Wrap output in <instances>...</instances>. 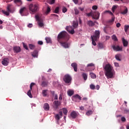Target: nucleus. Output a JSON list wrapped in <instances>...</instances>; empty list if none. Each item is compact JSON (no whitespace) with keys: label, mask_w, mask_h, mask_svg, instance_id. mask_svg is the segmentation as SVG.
I'll list each match as a JSON object with an SVG mask.
<instances>
[{"label":"nucleus","mask_w":129,"mask_h":129,"mask_svg":"<svg viewBox=\"0 0 129 129\" xmlns=\"http://www.w3.org/2000/svg\"><path fill=\"white\" fill-rule=\"evenodd\" d=\"M62 39L66 41L69 40V35L66 31H62L57 35V41L64 48H69V44H68V43H67V42H62L61 41Z\"/></svg>","instance_id":"1"},{"label":"nucleus","mask_w":129,"mask_h":129,"mask_svg":"<svg viewBox=\"0 0 129 129\" xmlns=\"http://www.w3.org/2000/svg\"><path fill=\"white\" fill-rule=\"evenodd\" d=\"M105 75L108 79L109 78H112L113 77V72L112 71L113 68L109 64H107L104 67Z\"/></svg>","instance_id":"2"},{"label":"nucleus","mask_w":129,"mask_h":129,"mask_svg":"<svg viewBox=\"0 0 129 129\" xmlns=\"http://www.w3.org/2000/svg\"><path fill=\"white\" fill-rule=\"evenodd\" d=\"M30 12L32 13H37L39 10V5L38 4H30L29 6Z\"/></svg>","instance_id":"3"},{"label":"nucleus","mask_w":129,"mask_h":129,"mask_svg":"<svg viewBox=\"0 0 129 129\" xmlns=\"http://www.w3.org/2000/svg\"><path fill=\"white\" fill-rule=\"evenodd\" d=\"M63 81L65 82L66 84H69V85H70L72 82V77H71L70 75H65L63 77Z\"/></svg>","instance_id":"4"},{"label":"nucleus","mask_w":129,"mask_h":129,"mask_svg":"<svg viewBox=\"0 0 129 129\" xmlns=\"http://www.w3.org/2000/svg\"><path fill=\"white\" fill-rule=\"evenodd\" d=\"M100 37V31L99 30H95L94 34L93 36H91V38H93L95 40L99 39Z\"/></svg>","instance_id":"5"},{"label":"nucleus","mask_w":129,"mask_h":129,"mask_svg":"<svg viewBox=\"0 0 129 129\" xmlns=\"http://www.w3.org/2000/svg\"><path fill=\"white\" fill-rule=\"evenodd\" d=\"M60 105H61V102L57 100H55L53 102V107L55 110L58 109Z\"/></svg>","instance_id":"6"},{"label":"nucleus","mask_w":129,"mask_h":129,"mask_svg":"<svg viewBox=\"0 0 129 129\" xmlns=\"http://www.w3.org/2000/svg\"><path fill=\"white\" fill-rule=\"evenodd\" d=\"M36 84L34 83H31L30 85V90L27 92V95L29 96V97L30 98H33V96L32 95V93H31V91L32 89V87L34 86V85H35Z\"/></svg>","instance_id":"7"},{"label":"nucleus","mask_w":129,"mask_h":129,"mask_svg":"<svg viewBox=\"0 0 129 129\" xmlns=\"http://www.w3.org/2000/svg\"><path fill=\"white\" fill-rule=\"evenodd\" d=\"M9 61L10 59H9V58H4L3 59L2 63L4 66H8V65H9Z\"/></svg>","instance_id":"8"},{"label":"nucleus","mask_w":129,"mask_h":129,"mask_svg":"<svg viewBox=\"0 0 129 129\" xmlns=\"http://www.w3.org/2000/svg\"><path fill=\"white\" fill-rule=\"evenodd\" d=\"M93 19H94V20H98L99 19V12H93Z\"/></svg>","instance_id":"9"},{"label":"nucleus","mask_w":129,"mask_h":129,"mask_svg":"<svg viewBox=\"0 0 129 129\" xmlns=\"http://www.w3.org/2000/svg\"><path fill=\"white\" fill-rule=\"evenodd\" d=\"M66 30L70 34H71L72 35H73L74 33H75V31H74V29L72 28L71 27L67 26L66 27Z\"/></svg>","instance_id":"10"},{"label":"nucleus","mask_w":129,"mask_h":129,"mask_svg":"<svg viewBox=\"0 0 129 129\" xmlns=\"http://www.w3.org/2000/svg\"><path fill=\"white\" fill-rule=\"evenodd\" d=\"M95 24L98 25V23L96 21H94V22H93V21L90 20L87 22V25L89 27H93Z\"/></svg>","instance_id":"11"},{"label":"nucleus","mask_w":129,"mask_h":129,"mask_svg":"<svg viewBox=\"0 0 129 129\" xmlns=\"http://www.w3.org/2000/svg\"><path fill=\"white\" fill-rule=\"evenodd\" d=\"M63 113H62V111H59V114H55V115L54 116V117L55 118V119L57 121H59L60 120V116H62ZM60 115V116H59Z\"/></svg>","instance_id":"12"},{"label":"nucleus","mask_w":129,"mask_h":129,"mask_svg":"<svg viewBox=\"0 0 129 129\" xmlns=\"http://www.w3.org/2000/svg\"><path fill=\"white\" fill-rule=\"evenodd\" d=\"M112 48L114 51H122V47H120L118 45H117V46L113 45Z\"/></svg>","instance_id":"13"},{"label":"nucleus","mask_w":129,"mask_h":129,"mask_svg":"<svg viewBox=\"0 0 129 129\" xmlns=\"http://www.w3.org/2000/svg\"><path fill=\"white\" fill-rule=\"evenodd\" d=\"M14 53H20L21 52V47L19 46H14L13 47Z\"/></svg>","instance_id":"14"},{"label":"nucleus","mask_w":129,"mask_h":129,"mask_svg":"<svg viewBox=\"0 0 129 129\" xmlns=\"http://www.w3.org/2000/svg\"><path fill=\"white\" fill-rule=\"evenodd\" d=\"M43 108L44 110H45L46 111H48V110L50 109V106H49V104H48L47 103H44L43 105Z\"/></svg>","instance_id":"15"},{"label":"nucleus","mask_w":129,"mask_h":129,"mask_svg":"<svg viewBox=\"0 0 129 129\" xmlns=\"http://www.w3.org/2000/svg\"><path fill=\"white\" fill-rule=\"evenodd\" d=\"M122 42L123 47H127V45H128V42H127V41H126L124 38H122Z\"/></svg>","instance_id":"16"},{"label":"nucleus","mask_w":129,"mask_h":129,"mask_svg":"<svg viewBox=\"0 0 129 129\" xmlns=\"http://www.w3.org/2000/svg\"><path fill=\"white\" fill-rule=\"evenodd\" d=\"M71 116L72 118H76L77 117V112L75 111H73L71 113Z\"/></svg>","instance_id":"17"},{"label":"nucleus","mask_w":129,"mask_h":129,"mask_svg":"<svg viewBox=\"0 0 129 129\" xmlns=\"http://www.w3.org/2000/svg\"><path fill=\"white\" fill-rule=\"evenodd\" d=\"M72 67L74 68L75 72H77V63L76 62H73L71 64Z\"/></svg>","instance_id":"18"},{"label":"nucleus","mask_w":129,"mask_h":129,"mask_svg":"<svg viewBox=\"0 0 129 129\" xmlns=\"http://www.w3.org/2000/svg\"><path fill=\"white\" fill-rule=\"evenodd\" d=\"M32 56L34 58H35V57H38V51L34 50L32 53Z\"/></svg>","instance_id":"19"},{"label":"nucleus","mask_w":129,"mask_h":129,"mask_svg":"<svg viewBox=\"0 0 129 129\" xmlns=\"http://www.w3.org/2000/svg\"><path fill=\"white\" fill-rule=\"evenodd\" d=\"M41 86L42 87H46V86H48V81H43L41 83Z\"/></svg>","instance_id":"20"},{"label":"nucleus","mask_w":129,"mask_h":129,"mask_svg":"<svg viewBox=\"0 0 129 129\" xmlns=\"http://www.w3.org/2000/svg\"><path fill=\"white\" fill-rule=\"evenodd\" d=\"M12 7H13V5L11 4H9L7 6V9L8 12L10 13H12Z\"/></svg>","instance_id":"21"},{"label":"nucleus","mask_w":129,"mask_h":129,"mask_svg":"<svg viewBox=\"0 0 129 129\" xmlns=\"http://www.w3.org/2000/svg\"><path fill=\"white\" fill-rule=\"evenodd\" d=\"M127 8H125V10L122 11H120V13L121 14V15H126V14H127Z\"/></svg>","instance_id":"22"},{"label":"nucleus","mask_w":129,"mask_h":129,"mask_svg":"<svg viewBox=\"0 0 129 129\" xmlns=\"http://www.w3.org/2000/svg\"><path fill=\"white\" fill-rule=\"evenodd\" d=\"M68 94L69 96H72L73 94H74V91L69 90L68 91Z\"/></svg>","instance_id":"23"},{"label":"nucleus","mask_w":129,"mask_h":129,"mask_svg":"<svg viewBox=\"0 0 129 129\" xmlns=\"http://www.w3.org/2000/svg\"><path fill=\"white\" fill-rule=\"evenodd\" d=\"M62 110L63 111V113L64 115H67V113H68V110L66 109V108H62Z\"/></svg>","instance_id":"24"},{"label":"nucleus","mask_w":129,"mask_h":129,"mask_svg":"<svg viewBox=\"0 0 129 129\" xmlns=\"http://www.w3.org/2000/svg\"><path fill=\"white\" fill-rule=\"evenodd\" d=\"M118 7V6H116V5L113 6L112 7V9H111L112 12L113 13H114V12H115V10H116V9H117Z\"/></svg>","instance_id":"25"},{"label":"nucleus","mask_w":129,"mask_h":129,"mask_svg":"<svg viewBox=\"0 0 129 129\" xmlns=\"http://www.w3.org/2000/svg\"><path fill=\"white\" fill-rule=\"evenodd\" d=\"M73 26L75 28H77V27H78V22L74 21L73 23Z\"/></svg>","instance_id":"26"},{"label":"nucleus","mask_w":129,"mask_h":129,"mask_svg":"<svg viewBox=\"0 0 129 129\" xmlns=\"http://www.w3.org/2000/svg\"><path fill=\"white\" fill-rule=\"evenodd\" d=\"M38 24L39 27H44V23H43L42 20L38 21Z\"/></svg>","instance_id":"27"},{"label":"nucleus","mask_w":129,"mask_h":129,"mask_svg":"<svg viewBox=\"0 0 129 129\" xmlns=\"http://www.w3.org/2000/svg\"><path fill=\"white\" fill-rule=\"evenodd\" d=\"M2 12L3 14L5 15V16H10V12H9V11H6L5 10H2Z\"/></svg>","instance_id":"28"},{"label":"nucleus","mask_w":129,"mask_h":129,"mask_svg":"<svg viewBox=\"0 0 129 129\" xmlns=\"http://www.w3.org/2000/svg\"><path fill=\"white\" fill-rule=\"evenodd\" d=\"M29 47L31 50H34L36 48V46L32 44H30L29 45Z\"/></svg>","instance_id":"29"},{"label":"nucleus","mask_w":129,"mask_h":129,"mask_svg":"<svg viewBox=\"0 0 129 129\" xmlns=\"http://www.w3.org/2000/svg\"><path fill=\"white\" fill-rule=\"evenodd\" d=\"M27 10V8H26V7H23L22 8H21L20 10V14H21V15H22V13H24V12H25V11H26Z\"/></svg>","instance_id":"30"},{"label":"nucleus","mask_w":129,"mask_h":129,"mask_svg":"<svg viewBox=\"0 0 129 129\" xmlns=\"http://www.w3.org/2000/svg\"><path fill=\"white\" fill-rule=\"evenodd\" d=\"M59 10H60V7H56L54 10V13L55 14H58L59 13Z\"/></svg>","instance_id":"31"},{"label":"nucleus","mask_w":129,"mask_h":129,"mask_svg":"<svg viewBox=\"0 0 129 129\" xmlns=\"http://www.w3.org/2000/svg\"><path fill=\"white\" fill-rule=\"evenodd\" d=\"M90 76L91 77V78H92L93 79H95V78H96V75L94 73H90Z\"/></svg>","instance_id":"32"},{"label":"nucleus","mask_w":129,"mask_h":129,"mask_svg":"<svg viewBox=\"0 0 129 129\" xmlns=\"http://www.w3.org/2000/svg\"><path fill=\"white\" fill-rule=\"evenodd\" d=\"M45 40L46 41V43H52V41L51 40V38L50 37H46Z\"/></svg>","instance_id":"33"},{"label":"nucleus","mask_w":129,"mask_h":129,"mask_svg":"<svg viewBox=\"0 0 129 129\" xmlns=\"http://www.w3.org/2000/svg\"><path fill=\"white\" fill-rule=\"evenodd\" d=\"M112 40L115 41V42L117 41V37H116L115 35H113L112 36Z\"/></svg>","instance_id":"34"},{"label":"nucleus","mask_w":129,"mask_h":129,"mask_svg":"<svg viewBox=\"0 0 129 129\" xmlns=\"http://www.w3.org/2000/svg\"><path fill=\"white\" fill-rule=\"evenodd\" d=\"M47 91H48V90H42V95L43 96H46L47 95Z\"/></svg>","instance_id":"35"},{"label":"nucleus","mask_w":129,"mask_h":129,"mask_svg":"<svg viewBox=\"0 0 129 129\" xmlns=\"http://www.w3.org/2000/svg\"><path fill=\"white\" fill-rule=\"evenodd\" d=\"M92 39V45H93L94 46H96V42H95V41H97V40L94 39V38H91Z\"/></svg>","instance_id":"36"},{"label":"nucleus","mask_w":129,"mask_h":129,"mask_svg":"<svg viewBox=\"0 0 129 129\" xmlns=\"http://www.w3.org/2000/svg\"><path fill=\"white\" fill-rule=\"evenodd\" d=\"M82 76L84 78V80H87V75L85 73L82 74Z\"/></svg>","instance_id":"37"},{"label":"nucleus","mask_w":129,"mask_h":129,"mask_svg":"<svg viewBox=\"0 0 129 129\" xmlns=\"http://www.w3.org/2000/svg\"><path fill=\"white\" fill-rule=\"evenodd\" d=\"M98 47L99 49H102L103 48V44L101 43H98Z\"/></svg>","instance_id":"38"},{"label":"nucleus","mask_w":129,"mask_h":129,"mask_svg":"<svg viewBox=\"0 0 129 129\" xmlns=\"http://www.w3.org/2000/svg\"><path fill=\"white\" fill-rule=\"evenodd\" d=\"M93 113V112L92 110H88L87 112H86V115H91V114Z\"/></svg>","instance_id":"39"},{"label":"nucleus","mask_w":129,"mask_h":129,"mask_svg":"<svg viewBox=\"0 0 129 129\" xmlns=\"http://www.w3.org/2000/svg\"><path fill=\"white\" fill-rule=\"evenodd\" d=\"M129 26L128 25H125L124 27V31L125 33L127 32V30H128Z\"/></svg>","instance_id":"40"},{"label":"nucleus","mask_w":129,"mask_h":129,"mask_svg":"<svg viewBox=\"0 0 129 129\" xmlns=\"http://www.w3.org/2000/svg\"><path fill=\"white\" fill-rule=\"evenodd\" d=\"M90 89H92V90H94V89H95V86L94 85L91 84L90 85Z\"/></svg>","instance_id":"41"},{"label":"nucleus","mask_w":129,"mask_h":129,"mask_svg":"<svg viewBox=\"0 0 129 129\" xmlns=\"http://www.w3.org/2000/svg\"><path fill=\"white\" fill-rule=\"evenodd\" d=\"M15 4H20V5H22V1L21 0H14Z\"/></svg>","instance_id":"42"},{"label":"nucleus","mask_w":129,"mask_h":129,"mask_svg":"<svg viewBox=\"0 0 129 129\" xmlns=\"http://www.w3.org/2000/svg\"><path fill=\"white\" fill-rule=\"evenodd\" d=\"M75 98H77L78 99H79L80 100H81V97L79 96V95L77 94L74 96Z\"/></svg>","instance_id":"43"},{"label":"nucleus","mask_w":129,"mask_h":129,"mask_svg":"<svg viewBox=\"0 0 129 129\" xmlns=\"http://www.w3.org/2000/svg\"><path fill=\"white\" fill-rule=\"evenodd\" d=\"M114 19H115V18L112 17V19L109 21V23L110 24L113 23V22H114Z\"/></svg>","instance_id":"44"},{"label":"nucleus","mask_w":129,"mask_h":129,"mask_svg":"<svg viewBox=\"0 0 129 129\" xmlns=\"http://www.w3.org/2000/svg\"><path fill=\"white\" fill-rule=\"evenodd\" d=\"M49 4V5H54L55 4V0H50Z\"/></svg>","instance_id":"45"},{"label":"nucleus","mask_w":129,"mask_h":129,"mask_svg":"<svg viewBox=\"0 0 129 129\" xmlns=\"http://www.w3.org/2000/svg\"><path fill=\"white\" fill-rule=\"evenodd\" d=\"M23 47L24 48H25L26 50H28L29 48H28V46L25 43H23Z\"/></svg>","instance_id":"46"},{"label":"nucleus","mask_w":129,"mask_h":129,"mask_svg":"<svg viewBox=\"0 0 129 129\" xmlns=\"http://www.w3.org/2000/svg\"><path fill=\"white\" fill-rule=\"evenodd\" d=\"M35 18H36L37 21H38V22L42 20V19L41 18H40V17L38 15H36L35 16Z\"/></svg>","instance_id":"47"},{"label":"nucleus","mask_w":129,"mask_h":129,"mask_svg":"<svg viewBox=\"0 0 129 129\" xmlns=\"http://www.w3.org/2000/svg\"><path fill=\"white\" fill-rule=\"evenodd\" d=\"M67 12V8H66L65 7H62V13H66Z\"/></svg>","instance_id":"48"},{"label":"nucleus","mask_w":129,"mask_h":129,"mask_svg":"<svg viewBox=\"0 0 129 129\" xmlns=\"http://www.w3.org/2000/svg\"><path fill=\"white\" fill-rule=\"evenodd\" d=\"M93 66H94V64H93V63H91L87 64V67H93Z\"/></svg>","instance_id":"49"},{"label":"nucleus","mask_w":129,"mask_h":129,"mask_svg":"<svg viewBox=\"0 0 129 129\" xmlns=\"http://www.w3.org/2000/svg\"><path fill=\"white\" fill-rule=\"evenodd\" d=\"M50 12H51V8H50V7L48 6L46 13L48 14V13H50Z\"/></svg>","instance_id":"50"},{"label":"nucleus","mask_w":129,"mask_h":129,"mask_svg":"<svg viewBox=\"0 0 129 129\" xmlns=\"http://www.w3.org/2000/svg\"><path fill=\"white\" fill-rule=\"evenodd\" d=\"M105 13H108V14L111 15V16H113V13H112L110 11H106Z\"/></svg>","instance_id":"51"},{"label":"nucleus","mask_w":129,"mask_h":129,"mask_svg":"<svg viewBox=\"0 0 129 129\" xmlns=\"http://www.w3.org/2000/svg\"><path fill=\"white\" fill-rule=\"evenodd\" d=\"M115 58L118 61H120V58H119V56H118V55H115Z\"/></svg>","instance_id":"52"},{"label":"nucleus","mask_w":129,"mask_h":129,"mask_svg":"<svg viewBox=\"0 0 129 129\" xmlns=\"http://www.w3.org/2000/svg\"><path fill=\"white\" fill-rule=\"evenodd\" d=\"M93 12H91L90 13H88L87 14V16H88V17H90V16L93 17Z\"/></svg>","instance_id":"53"},{"label":"nucleus","mask_w":129,"mask_h":129,"mask_svg":"<svg viewBox=\"0 0 129 129\" xmlns=\"http://www.w3.org/2000/svg\"><path fill=\"white\" fill-rule=\"evenodd\" d=\"M75 15H78V14H79V11H78L77 9H75Z\"/></svg>","instance_id":"54"},{"label":"nucleus","mask_w":129,"mask_h":129,"mask_svg":"<svg viewBox=\"0 0 129 129\" xmlns=\"http://www.w3.org/2000/svg\"><path fill=\"white\" fill-rule=\"evenodd\" d=\"M123 4H128L129 3V0H123V2H122Z\"/></svg>","instance_id":"55"},{"label":"nucleus","mask_w":129,"mask_h":129,"mask_svg":"<svg viewBox=\"0 0 129 129\" xmlns=\"http://www.w3.org/2000/svg\"><path fill=\"white\" fill-rule=\"evenodd\" d=\"M121 121H123V122H124V121H125L126 119H125V117H122L121 118Z\"/></svg>","instance_id":"56"},{"label":"nucleus","mask_w":129,"mask_h":129,"mask_svg":"<svg viewBox=\"0 0 129 129\" xmlns=\"http://www.w3.org/2000/svg\"><path fill=\"white\" fill-rule=\"evenodd\" d=\"M124 113H129V110L128 109H124Z\"/></svg>","instance_id":"57"},{"label":"nucleus","mask_w":129,"mask_h":129,"mask_svg":"<svg viewBox=\"0 0 129 129\" xmlns=\"http://www.w3.org/2000/svg\"><path fill=\"white\" fill-rule=\"evenodd\" d=\"M73 2L75 4V5H77V4H78V0H73Z\"/></svg>","instance_id":"58"},{"label":"nucleus","mask_w":129,"mask_h":129,"mask_svg":"<svg viewBox=\"0 0 129 129\" xmlns=\"http://www.w3.org/2000/svg\"><path fill=\"white\" fill-rule=\"evenodd\" d=\"M27 27H28V28H32V27H33V24H31V23H29V24L28 25Z\"/></svg>","instance_id":"59"},{"label":"nucleus","mask_w":129,"mask_h":129,"mask_svg":"<svg viewBox=\"0 0 129 129\" xmlns=\"http://www.w3.org/2000/svg\"><path fill=\"white\" fill-rule=\"evenodd\" d=\"M114 66H115V67H119V65L118 64V63H117V62H114Z\"/></svg>","instance_id":"60"},{"label":"nucleus","mask_w":129,"mask_h":129,"mask_svg":"<svg viewBox=\"0 0 129 129\" xmlns=\"http://www.w3.org/2000/svg\"><path fill=\"white\" fill-rule=\"evenodd\" d=\"M54 99L55 100H58V95H57V94L54 95Z\"/></svg>","instance_id":"61"},{"label":"nucleus","mask_w":129,"mask_h":129,"mask_svg":"<svg viewBox=\"0 0 129 129\" xmlns=\"http://www.w3.org/2000/svg\"><path fill=\"white\" fill-rule=\"evenodd\" d=\"M92 9H93V10H97V6H93L92 7Z\"/></svg>","instance_id":"62"},{"label":"nucleus","mask_w":129,"mask_h":129,"mask_svg":"<svg viewBox=\"0 0 129 129\" xmlns=\"http://www.w3.org/2000/svg\"><path fill=\"white\" fill-rule=\"evenodd\" d=\"M38 45H43V41H39L38 42Z\"/></svg>","instance_id":"63"},{"label":"nucleus","mask_w":129,"mask_h":129,"mask_svg":"<svg viewBox=\"0 0 129 129\" xmlns=\"http://www.w3.org/2000/svg\"><path fill=\"white\" fill-rule=\"evenodd\" d=\"M59 100H62V94H61L59 95Z\"/></svg>","instance_id":"64"}]
</instances>
